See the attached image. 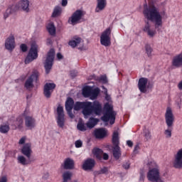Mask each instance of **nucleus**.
<instances>
[{
  "label": "nucleus",
  "mask_w": 182,
  "mask_h": 182,
  "mask_svg": "<svg viewBox=\"0 0 182 182\" xmlns=\"http://www.w3.org/2000/svg\"><path fill=\"white\" fill-rule=\"evenodd\" d=\"M17 160L18 163L22 166H28V164H31V163H32V160H31V159L26 161V158H25L23 156H18Z\"/></svg>",
  "instance_id": "27"
},
{
  "label": "nucleus",
  "mask_w": 182,
  "mask_h": 182,
  "mask_svg": "<svg viewBox=\"0 0 182 182\" xmlns=\"http://www.w3.org/2000/svg\"><path fill=\"white\" fill-rule=\"evenodd\" d=\"M148 78L146 77H141L138 82V88L141 93H146L147 92V83H148Z\"/></svg>",
  "instance_id": "17"
},
{
  "label": "nucleus",
  "mask_w": 182,
  "mask_h": 182,
  "mask_svg": "<svg viewBox=\"0 0 182 182\" xmlns=\"http://www.w3.org/2000/svg\"><path fill=\"white\" fill-rule=\"evenodd\" d=\"M103 159L104 160H109V155L106 153L103 154Z\"/></svg>",
  "instance_id": "53"
},
{
  "label": "nucleus",
  "mask_w": 182,
  "mask_h": 182,
  "mask_svg": "<svg viewBox=\"0 0 182 182\" xmlns=\"http://www.w3.org/2000/svg\"><path fill=\"white\" fill-rule=\"evenodd\" d=\"M63 168L65 170H73L75 168V161L70 158H67L64 161Z\"/></svg>",
  "instance_id": "23"
},
{
  "label": "nucleus",
  "mask_w": 182,
  "mask_h": 182,
  "mask_svg": "<svg viewBox=\"0 0 182 182\" xmlns=\"http://www.w3.org/2000/svg\"><path fill=\"white\" fill-rule=\"evenodd\" d=\"M97 123H99L98 119L90 117L89 122L87 123V127H89V129H93Z\"/></svg>",
  "instance_id": "29"
},
{
  "label": "nucleus",
  "mask_w": 182,
  "mask_h": 182,
  "mask_svg": "<svg viewBox=\"0 0 182 182\" xmlns=\"http://www.w3.org/2000/svg\"><path fill=\"white\" fill-rule=\"evenodd\" d=\"M77 130H80V132H86L87 128L85 122H83L82 121H79L77 124Z\"/></svg>",
  "instance_id": "38"
},
{
  "label": "nucleus",
  "mask_w": 182,
  "mask_h": 182,
  "mask_svg": "<svg viewBox=\"0 0 182 182\" xmlns=\"http://www.w3.org/2000/svg\"><path fill=\"white\" fill-rule=\"evenodd\" d=\"M63 178L64 182H68L72 178V173L66 171L63 174Z\"/></svg>",
  "instance_id": "40"
},
{
  "label": "nucleus",
  "mask_w": 182,
  "mask_h": 182,
  "mask_svg": "<svg viewBox=\"0 0 182 182\" xmlns=\"http://www.w3.org/2000/svg\"><path fill=\"white\" fill-rule=\"evenodd\" d=\"M55 87H56V85L55 83L47 82L45 84L43 95L47 99H49L50 96H52V93Z\"/></svg>",
  "instance_id": "15"
},
{
  "label": "nucleus",
  "mask_w": 182,
  "mask_h": 182,
  "mask_svg": "<svg viewBox=\"0 0 182 182\" xmlns=\"http://www.w3.org/2000/svg\"><path fill=\"white\" fill-rule=\"evenodd\" d=\"M16 126L20 129L23 127V118H22V116H19L16 118Z\"/></svg>",
  "instance_id": "34"
},
{
  "label": "nucleus",
  "mask_w": 182,
  "mask_h": 182,
  "mask_svg": "<svg viewBox=\"0 0 182 182\" xmlns=\"http://www.w3.org/2000/svg\"><path fill=\"white\" fill-rule=\"evenodd\" d=\"M92 153L95 156L96 159H97V160H102V153H103L102 149L95 148L92 150Z\"/></svg>",
  "instance_id": "32"
},
{
  "label": "nucleus",
  "mask_w": 182,
  "mask_h": 182,
  "mask_svg": "<svg viewBox=\"0 0 182 182\" xmlns=\"http://www.w3.org/2000/svg\"><path fill=\"white\" fill-rule=\"evenodd\" d=\"M146 177L149 181L164 182L161 180V176H160V169L157 164H155L154 168H151L149 170Z\"/></svg>",
  "instance_id": "7"
},
{
  "label": "nucleus",
  "mask_w": 182,
  "mask_h": 182,
  "mask_svg": "<svg viewBox=\"0 0 182 182\" xmlns=\"http://www.w3.org/2000/svg\"><path fill=\"white\" fill-rule=\"evenodd\" d=\"M39 81V72L37 70H33L31 75L27 78L24 83V87L26 88L27 90H31L33 89V82L38 83Z\"/></svg>",
  "instance_id": "8"
},
{
  "label": "nucleus",
  "mask_w": 182,
  "mask_h": 182,
  "mask_svg": "<svg viewBox=\"0 0 182 182\" xmlns=\"http://www.w3.org/2000/svg\"><path fill=\"white\" fill-rule=\"evenodd\" d=\"M92 90V87H90V86L85 87L82 89V95L84 96V97H90Z\"/></svg>",
  "instance_id": "30"
},
{
  "label": "nucleus",
  "mask_w": 182,
  "mask_h": 182,
  "mask_svg": "<svg viewBox=\"0 0 182 182\" xmlns=\"http://www.w3.org/2000/svg\"><path fill=\"white\" fill-rule=\"evenodd\" d=\"M57 58L60 60V59H63V55L60 53H57Z\"/></svg>",
  "instance_id": "52"
},
{
  "label": "nucleus",
  "mask_w": 182,
  "mask_h": 182,
  "mask_svg": "<svg viewBox=\"0 0 182 182\" xmlns=\"http://www.w3.org/2000/svg\"><path fill=\"white\" fill-rule=\"evenodd\" d=\"M75 145L76 149H80V147H82L83 146V142H82L81 140H77L75 142Z\"/></svg>",
  "instance_id": "41"
},
{
  "label": "nucleus",
  "mask_w": 182,
  "mask_h": 182,
  "mask_svg": "<svg viewBox=\"0 0 182 182\" xmlns=\"http://www.w3.org/2000/svg\"><path fill=\"white\" fill-rule=\"evenodd\" d=\"M165 122L168 129L164 131V134L166 139H170V137H171V132H173V126L174 124V114H173V110L170 107L166 108Z\"/></svg>",
  "instance_id": "5"
},
{
  "label": "nucleus",
  "mask_w": 182,
  "mask_h": 182,
  "mask_svg": "<svg viewBox=\"0 0 182 182\" xmlns=\"http://www.w3.org/2000/svg\"><path fill=\"white\" fill-rule=\"evenodd\" d=\"M52 43H53L52 38H47V45H52Z\"/></svg>",
  "instance_id": "54"
},
{
  "label": "nucleus",
  "mask_w": 182,
  "mask_h": 182,
  "mask_svg": "<svg viewBox=\"0 0 182 182\" xmlns=\"http://www.w3.org/2000/svg\"><path fill=\"white\" fill-rule=\"evenodd\" d=\"M29 0H20L16 4H13L12 6H9L8 9L6 10V12L4 14V19H6L11 14H15V12H18V11H23V12H29Z\"/></svg>",
  "instance_id": "3"
},
{
  "label": "nucleus",
  "mask_w": 182,
  "mask_h": 182,
  "mask_svg": "<svg viewBox=\"0 0 182 182\" xmlns=\"http://www.w3.org/2000/svg\"><path fill=\"white\" fill-rule=\"evenodd\" d=\"M23 117H24L25 126L28 129V130H32V129H35V127H36V119L32 116L28 115V111H24Z\"/></svg>",
  "instance_id": "13"
},
{
  "label": "nucleus",
  "mask_w": 182,
  "mask_h": 182,
  "mask_svg": "<svg viewBox=\"0 0 182 182\" xmlns=\"http://www.w3.org/2000/svg\"><path fill=\"white\" fill-rule=\"evenodd\" d=\"M104 111L105 113L101 117V120L105 123H107V122L109 121L111 125L114 124V122L116 121V112L113 110V106L109 102H107L104 105Z\"/></svg>",
  "instance_id": "4"
},
{
  "label": "nucleus",
  "mask_w": 182,
  "mask_h": 182,
  "mask_svg": "<svg viewBox=\"0 0 182 182\" xmlns=\"http://www.w3.org/2000/svg\"><path fill=\"white\" fill-rule=\"evenodd\" d=\"M144 178H145L144 174L141 173L139 177V181H144Z\"/></svg>",
  "instance_id": "51"
},
{
  "label": "nucleus",
  "mask_w": 182,
  "mask_h": 182,
  "mask_svg": "<svg viewBox=\"0 0 182 182\" xmlns=\"http://www.w3.org/2000/svg\"><path fill=\"white\" fill-rule=\"evenodd\" d=\"M106 99H107V95H106Z\"/></svg>",
  "instance_id": "58"
},
{
  "label": "nucleus",
  "mask_w": 182,
  "mask_h": 182,
  "mask_svg": "<svg viewBox=\"0 0 182 182\" xmlns=\"http://www.w3.org/2000/svg\"><path fill=\"white\" fill-rule=\"evenodd\" d=\"M0 182H8V178L6 176H2L0 178Z\"/></svg>",
  "instance_id": "49"
},
{
  "label": "nucleus",
  "mask_w": 182,
  "mask_h": 182,
  "mask_svg": "<svg viewBox=\"0 0 182 182\" xmlns=\"http://www.w3.org/2000/svg\"><path fill=\"white\" fill-rule=\"evenodd\" d=\"M109 171V168L106 166H104L100 171H97L94 172V176H100V174H106Z\"/></svg>",
  "instance_id": "39"
},
{
  "label": "nucleus",
  "mask_w": 182,
  "mask_h": 182,
  "mask_svg": "<svg viewBox=\"0 0 182 182\" xmlns=\"http://www.w3.org/2000/svg\"><path fill=\"white\" fill-rule=\"evenodd\" d=\"M123 168L129 170L130 168V162H126L122 165Z\"/></svg>",
  "instance_id": "44"
},
{
  "label": "nucleus",
  "mask_w": 182,
  "mask_h": 182,
  "mask_svg": "<svg viewBox=\"0 0 182 182\" xmlns=\"http://www.w3.org/2000/svg\"><path fill=\"white\" fill-rule=\"evenodd\" d=\"M144 16L154 23L155 29L159 31V28L163 26V17L160 14L159 9L154 4L144 5Z\"/></svg>",
  "instance_id": "2"
},
{
  "label": "nucleus",
  "mask_w": 182,
  "mask_h": 182,
  "mask_svg": "<svg viewBox=\"0 0 182 182\" xmlns=\"http://www.w3.org/2000/svg\"><path fill=\"white\" fill-rule=\"evenodd\" d=\"M173 166L175 168H182V149H181L175 156Z\"/></svg>",
  "instance_id": "21"
},
{
  "label": "nucleus",
  "mask_w": 182,
  "mask_h": 182,
  "mask_svg": "<svg viewBox=\"0 0 182 182\" xmlns=\"http://www.w3.org/2000/svg\"><path fill=\"white\" fill-rule=\"evenodd\" d=\"M26 140V138L25 136H23L18 141V144H25V141Z\"/></svg>",
  "instance_id": "47"
},
{
  "label": "nucleus",
  "mask_w": 182,
  "mask_h": 182,
  "mask_svg": "<svg viewBox=\"0 0 182 182\" xmlns=\"http://www.w3.org/2000/svg\"><path fill=\"white\" fill-rule=\"evenodd\" d=\"M62 6H66L68 5V0H62Z\"/></svg>",
  "instance_id": "50"
},
{
  "label": "nucleus",
  "mask_w": 182,
  "mask_h": 182,
  "mask_svg": "<svg viewBox=\"0 0 182 182\" xmlns=\"http://www.w3.org/2000/svg\"><path fill=\"white\" fill-rule=\"evenodd\" d=\"M171 65L173 68H181L182 66V52L173 57L171 61Z\"/></svg>",
  "instance_id": "19"
},
{
  "label": "nucleus",
  "mask_w": 182,
  "mask_h": 182,
  "mask_svg": "<svg viewBox=\"0 0 182 182\" xmlns=\"http://www.w3.org/2000/svg\"><path fill=\"white\" fill-rule=\"evenodd\" d=\"M57 124L58 127L63 129L65 126V111L63 110V107L58 105L57 107Z\"/></svg>",
  "instance_id": "14"
},
{
  "label": "nucleus",
  "mask_w": 182,
  "mask_h": 182,
  "mask_svg": "<svg viewBox=\"0 0 182 182\" xmlns=\"http://www.w3.org/2000/svg\"><path fill=\"white\" fill-rule=\"evenodd\" d=\"M127 145L128 147H133V141L130 140L127 141Z\"/></svg>",
  "instance_id": "48"
},
{
  "label": "nucleus",
  "mask_w": 182,
  "mask_h": 182,
  "mask_svg": "<svg viewBox=\"0 0 182 182\" xmlns=\"http://www.w3.org/2000/svg\"><path fill=\"white\" fill-rule=\"evenodd\" d=\"M100 80L103 82V83H107V77H106V75H102L100 77Z\"/></svg>",
  "instance_id": "45"
},
{
  "label": "nucleus",
  "mask_w": 182,
  "mask_h": 182,
  "mask_svg": "<svg viewBox=\"0 0 182 182\" xmlns=\"http://www.w3.org/2000/svg\"><path fill=\"white\" fill-rule=\"evenodd\" d=\"M150 23L146 22L143 31L144 32H146L148 36H150V38H153L154 35H156V30L150 28Z\"/></svg>",
  "instance_id": "25"
},
{
  "label": "nucleus",
  "mask_w": 182,
  "mask_h": 182,
  "mask_svg": "<svg viewBox=\"0 0 182 182\" xmlns=\"http://www.w3.org/2000/svg\"><path fill=\"white\" fill-rule=\"evenodd\" d=\"M144 141H149V140H151V132H150L149 129H145L143 132Z\"/></svg>",
  "instance_id": "33"
},
{
  "label": "nucleus",
  "mask_w": 182,
  "mask_h": 182,
  "mask_svg": "<svg viewBox=\"0 0 182 182\" xmlns=\"http://www.w3.org/2000/svg\"><path fill=\"white\" fill-rule=\"evenodd\" d=\"M60 15H62V7L56 6L53 9L51 16L52 18H58Z\"/></svg>",
  "instance_id": "28"
},
{
  "label": "nucleus",
  "mask_w": 182,
  "mask_h": 182,
  "mask_svg": "<svg viewBox=\"0 0 182 182\" xmlns=\"http://www.w3.org/2000/svg\"><path fill=\"white\" fill-rule=\"evenodd\" d=\"M96 165V161L93 159H87L82 164V170L85 171H87L89 170L93 169L95 166Z\"/></svg>",
  "instance_id": "18"
},
{
  "label": "nucleus",
  "mask_w": 182,
  "mask_h": 182,
  "mask_svg": "<svg viewBox=\"0 0 182 182\" xmlns=\"http://www.w3.org/2000/svg\"><path fill=\"white\" fill-rule=\"evenodd\" d=\"M84 16L85 12L83 11L76 10L68 18V23L73 26L77 25V23H80V22L85 21V19H83Z\"/></svg>",
  "instance_id": "10"
},
{
  "label": "nucleus",
  "mask_w": 182,
  "mask_h": 182,
  "mask_svg": "<svg viewBox=\"0 0 182 182\" xmlns=\"http://www.w3.org/2000/svg\"><path fill=\"white\" fill-rule=\"evenodd\" d=\"M21 153L22 154H23V156H26L27 159H31V155L32 154V144H25L21 149Z\"/></svg>",
  "instance_id": "20"
},
{
  "label": "nucleus",
  "mask_w": 182,
  "mask_h": 182,
  "mask_svg": "<svg viewBox=\"0 0 182 182\" xmlns=\"http://www.w3.org/2000/svg\"><path fill=\"white\" fill-rule=\"evenodd\" d=\"M137 149H139V145H136L134 147V151H136V150H137Z\"/></svg>",
  "instance_id": "56"
},
{
  "label": "nucleus",
  "mask_w": 182,
  "mask_h": 182,
  "mask_svg": "<svg viewBox=\"0 0 182 182\" xmlns=\"http://www.w3.org/2000/svg\"><path fill=\"white\" fill-rule=\"evenodd\" d=\"M94 136L95 139H105L107 136V131L105 128H98L94 131Z\"/></svg>",
  "instance_id": "22"
},
{
  "label": "nucleus",
  "mask_w": 182,
  "mask_h": 182,
  "mask_svg": "<svg viewBox=\"0 0 182 182\" xmlns=\"http://www.w3.org/2000/svg\"><path fill=\"white\" fill-rule=\"evenodd\" d=\"M99 93H100V90L99 88H95V89L92 88L90 97L91 99H97V96H99Z\"/></svg>",
  "instance_id": "37"
},
{
  "label": "nucleus",
  "mask_w": 182,
  "mask_h": 182,
  "mask_svg": "<svg viewBox=\"0 0 182 182\" xmlns=\"http://www.w3.org/2000/svg\"><path fill=\"white\" fill-rule=\"evenodd\" d=\"M20 49L22 52H26L28 50V46H26V44H21L20 46Z\"/></svg>",
  "instance_id": "43"
},
{
  "label": "nucleus",
  "mask_w": 182,
  "mask_h": 182,
  "mask_svg": "<svg viewBox=\"0 0 182 182\" xmlns=\"http://www.w3.org/2000/svg\"><path fill=\"white\" fill-rule=\"evenodd\" d=\"M110 35H112V29L107 28L104 32H102L100 36V43L102 46H110L112 45Z\"/></svg>",
  "instance_id": "12"
},
{
  "label": "nucleus",
  "mask_w": 182,
  "mask_h": 182,
  "mask_svg": "<svg viewBox=\"0 0 182 182\" xmlns=\"http://www.w3.org/2000/svg\"><path fill=\"white\" fill-rule=\"evenodd\" d=\"M35 59H38V46L35 43H31V48L25 59L26 65L31 63V62H33Z\"/></svg>",
  "instance_id": "11"
},
{
  "label": "nucleus",
  "mask_w": 182,
  "mask_h": 182,
  "mask_svg": "<svg viewBox=\"0 0 182 182\" xmlns=\"http://www.w3.org/2000/svg\"><path fill=\"white\" fill-rule=\"evenodd\" d=\"M153 86H154L153 82L148 81V83L146 84V89H153Z\"/></svg>",
  "instance_id": "46"
},
{
  "label": "nucleus",
  "mask_w": 182,
  "mask_h": 182,
  "mask_svg": "<svg viewBox=\"0 0 182 182\" xmlns=\"http://www.w3.org/2000/svg\"><path fill=\"white\" fill-rule=\"evenodd\" d=\"M46 29L51 36H56V27H55V24L53 23H49L47 26Z\"/></svg>",
  "instance_id": "26"
},
{
  "label": "nucleus",
  "mask_w": 182,
  "mask_h": 182,
  "mask_svg": "<svg viewBox=\"0 0 182 182\" xmlns=\"http://www.w3.org/2000/svg\"><path fill=\"white\" fill-rule=\"evenodd\" d=\"M5 48L7 50L12 52L15 49V36L14 34H10V36L6 38L5 41Z\"/></svg>",
  "instance_id": "16"
},
{
  "label": "nucleus",
  "mask_w": 182,
  "mask_h": 182,
  "mask_svg": "<svg viewBox=\"0 0 182 182\" xmlns=\"http://www.w3.org/2000/svg\"><path fill=\"white\" fill-rule=\"evenodd\" d=\"M144 48L145 53H146L148 58H151V53H153V48H151V46H150V44H146Z\"/></svg>",
  "instance_id": "36"
},
{
  "label": "nucleus",
  "mask_w": 182,
  "mask_h": 182,
  "mask_svg": "<svg viewBox=\"0 0 182 182\" xmlns=\"http://www.w3.org/2000/svg\"><path fill=\"white\" fill-rule=\"evenodd\" d=\"M107 5V1L106 0H97V6L95 8V12L99 13L101 11L105 10Z\"/></svg>",
  "instance_id": "24"
},
{
  "label": "nucleus",
  "mask_w": 182,
  "mask_h": 182,
  "mask_svg": "<svg viewBox=\"0 0 182 182\" xmlns=\"http://www.w3.org/2000/svg\"><path fill=\"white\" fill-rule=\"evenodd\" d=\"M112 144L114 146L112 149V154L115 160H119L122 157V151L120 150V146H119V132H114L112 135Z\"/></svg>",
  "instance_id": "6"
},
{
  "label": "nucleus",
  "mask_w": 182,
  "mask_h": 182,
  "mask_svg": "<svg viewBox=\"0 0 182 182\" xmlns=\"http://www.w3.org/2000/svg\"><path fill=\"white\" fill-rule=\"evenodd\" d=\"M53 60H55V50L51 48L47 54L46 62L44 63L46 75L50 73L52 66H53Z\"/></svg>",
  "instance_id": "9"
},
{
  "label": "nucleus",
  "mask_w": 182,
  "mask_h": 182,
  "mask_svg": "<svg viewBox=\"0 0 182 182\" xmlns=\"http://www.w3.org/2000/svg\"><path fill=\"white\" fill-rule=\"evenodd\" d=\"M79 49L82 50V48H79Z\"/></svg>",
  "instance_id": "57"
},
{
  "label": "nucleus",
  "mask_w": 182,
  "mask_h": 182,
  "mask_svg": "<svg viewBox=\"0 0 182 182\" xmlns=\"http://www.w3.org/2000/svg\"><path fill=\"white\" fill-rule=\"evenodd\" d=\"M9 130H11V127H9V125L8 124L0 125V133H2L3 134H6V133H8Z\"/></svg>",
  "instance_id": "35"
},
{
  "label": "nucleus",
  "mask_w": 182,
  "mask_h": 182,
  "mask_svg": "<svg viewBox=\"0 0 182 182\" xmlns=\"http://www.w3.org/2000/svg\"><path fill=\"white\" fill-rule=\"evenodd\" d=\"M73 109L76 112L82 110L85 119H87L92 114L99 116L102 113V105L99 101L90 102H76L70 97L65 101V110Z\"/></svg>",
  "instance_id": "1"
},
{
  "label": "nucleus",
  "mask_w": 182,
  "mask_h": 182,
  "mask_svg": "<svg viewBox=\"0 0 182 182\" xmlns=\"http://www.w3.org/2000/svg\"><path fill=\"white\" fill-rule=\"evenodd\" d=\"M80 42H82V38L77 37L74 40L69 41L68 45L71 46V48H76V46H77Z\"/></svg>",
  "instance_id": "31"
},
{
  "label": "nucleus",
  "mask_w": 182,
  "mask_h": 182,
  "mask_svg": "<svg viewBox=\"0 0 182 182\" xmlns=\"http://www.w3.org/2000/svg\"><path fill=\"white\" fill-rule=\"evenodd\" d=\"M69 117H70V119H74L75 118V114H73V112H72V110H73V109H65Z\"/></svg>",
  "instance_id": "42"
},
{
  "label": "nucleus",
  "mask_w": 182,
  "mask_h": 182,
  "mask_svg": "<svg viewBox=\"0 0 182 182\" xmlns=\"http://www.w3.org/2000/svg\"><path fill=\"white\" fill-rule=\"evenodd\" d=\"M178 87L179 90H182V80L178 83Z\"/></svg>",
  "instance_id": "55"
}]
</instances>
